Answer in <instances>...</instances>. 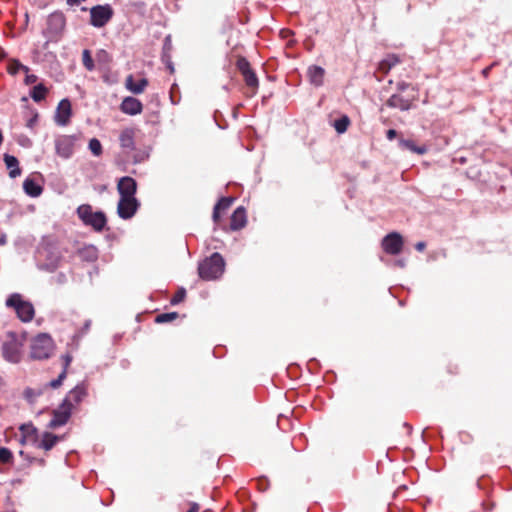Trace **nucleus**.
Segmentation results:
<instances>
[{
    "instance_id": "f257e3e1",
    "label": "nucleus",
    "mask_w": 512,
    "mask_h": 512,
    "mask_svg": "<svg viewBox=\"0 0 512 512\" xmlns=\"http://www.w3.org/2000/svg\"><path fill=\"white\" fill-rule=\"evenodd\" d=\"M35 260L39 269L48 272L55 271L63 260L60 241L54 236H44L37 247Z\"/></svg>"
},
{
    "instance_id": "f03ea898",
    "label": "nucleus",
    "mask_w": 512,
    "mask_h": 512,
    "mask_svg": "<svg viewBox=\"0 0 512 512\" xmlns=\"http://www.w3.org/2000/svg\"><path fill=\"white\" fill-rule=\"evenodd\" d=\"M87 396V386L84 383L76 385L64 398L60 407L54 412L51 422L53 426H62L67 423L72 412Z\"/></svg>"
},
{
    "instance_id": "7ed1b4c3",
    "label": "nucleus",
    "mask_w": 512,
    "mask_h": 512,
    "mask_svg": "<svg viewBox=\"0 0 512 512\" xmlns=\"http://www.w3.org/2000/svg\"><path fill=\"white\" fill-rule=\"evenodd\" d=\"M24 339L14 331L5 334L1 345V354L5 361L11 364H18L23 357Z\"/></svg>"
},
{
    "instance_id": "20e7f679",
    "label": "nucleus",
    "mask_w": 512,
    "mask_h": 512,
    "mask_svg": "<svg viewBox=\"0 0 512 512\" xmlns=\"http://www.w3.org/2000/svg\"><path fill=\"white\" fill-rule=\"evenodd\" d=\"M224 268L225 262L223 257L218 252H215L199 263L198 274L205 281L215 280L223 274Z\"/></svg>"
},
{
    "instance_id": "39448f33",
    "label": "nucleus",
    "mask_w": 512,
    "mask_h": 512,
    "mask_svg": "<svg viewBox=\"0 0 512 512\" xmlns=\"http://www.w3.org/2000/svg\"><path fill=\"white\" fill-rule=\"evenodd\" d=\"M6 306L12 309L19 320L24 323L31 322L35 316L33 304L25 300L19 293H13L6 299Z\"/></svg>"
},
{
    "instance_id": "423d86ee",
    "label": "nucleus",
    "mask_w": 512,
    "mask_h": 512,
    "mask_svg": "<svg viewBox=\"0 0 512 512\" xmlns=\"http://www.w3.org/2000/svg\"><path fill=\"white\" fill-rule=\"evenodd\" d=\"M54 349L52 337L47 333H40L31 340L30 357L34 360H45L51 357Z\"/></svg>"
},
{
    "instance_id": "0eeeda50",
    "label": "nucleus",
    "mask_w": 512,
    "mask_h": 512,
    "mask_svg": "<svg viewBox=\"0 0 512 512\" xmlns=\"http://www.w3.org/2000/svg\"><path fill=\"white\" fill-rule=\"evenodd\" d=\"M77 216L85 226L92 227L96 232H102L107 224L104 212H94L90 204H82L77 208Z\"/></svg>"
},
{
    "instance_id": "6e6552de",
    "label": "nucleus",
    "mask_w": 512,
    "mask_h": 512,
    "mask_svg": "<svg viewBox=\"0 0 512 512\" xmlns=\"http://www.w3.org/2000/svg\"><path fill=\"white\" fill-rule=\"evenodd\" d=\"M66 17L61 11H54L46 20V28L43 30L44 37L51 42L58 41L65 30Z\"/></svg>"
},
{
    "instance_id": "1a4fd4ad",
    "label": "nucleus",
    "mask_w": 512,
    "mask_h": 512,
    "mask_svg": "<svg viewBox=\"0 0 512 512\" xmlns=\"http://www.w3.org/2000/svg\"><path fill=\"white\" fill-rule=\"evenodd\" d=\"M236 67L241 73L246 86L251 89V96L255 95L259 87V80L249 61L245 57H240L236 62Z\"/></svg>"
},
{
    "instance_id": "9d476101",
    "label": "nucleus",
    "mask_w": 512,
    "mask_h": 512,
    "mask_svg": "<svg viewBox=\"0 0 512 512\" xmlns=\"http://www.w3.org/2000/svg\"><path fill=\"white\" fill-rule=\"evenodd\" d=\"M114 10L109 4L96 5L90 9V24L102 28L113 18Z\"/></svg>"
},
{
    "instance_id": "9b49d317",
    "label": "nucleus",
    "mask_w": 512,
    "mask_h": 512,
    "mask_svg": "<svg viewBox=\"0 0 512 512\" xmlns=\"http://www.w3.org/2000/svg\"><path fill=\"white\" fill-rule=\"evenodd\" d=\"M140 207L136 197H120L117 204V214L123 220L131 219Z\"/></svg>"
},
{
    "instance_id": "f8f14e48",
    "label": "nucleus",
    "mask_w": 512,
    "mask_h": 512,
    "mask_svg": "<svg viewBox=\"0 0 512 512\" xmlns=\"http://www.w3.org/2000/svg\"><path fill=\"white\" fill-rule=\"evenodd\" d=\"M403 245V237L398 232H391L382 240L383 250L390 255H398L402 251Z\"/></svg>"
},
{
    "instance_id": "ddd939ff",
    "label": "nucleus",
    "mask_w": 512,
    "mask_h": 512,
    "mask_svg": "<svg viewBox=\"0 0 512 512\" xmlns=\"http://www.w3.org/2000/svg\"><path fill=\"white\" fill-rule=\"evenodd\" d=\"M75 138L69 135L58 136L55 140V149L58 156L68 159L74 153Z\"/></svg>"
},
{
    "instance_id": "4468645a",
    "label": "nucleus",
    "mask_w": 512,
    "mask_h": 512,
    "mask_svg": "<svg viewBox=\"0 0 512 512\" xmlns=\"http://www.w3.org/2000/svg\"><path fill=\"white\" fill-rule=\"evenodd\" d=\"M72 116L71 102L68 99H62L56 109L55 122L59 126H66Z\"/></svg>"
},
{
    "instance_id": "2eb2a0df",
    "label": "nucleus",
    "mask_w": 512,
    "mask_h": 512,
    "mask_svg": "<svg viewBox=\"0 0 512 512\" xmlns=\"http://www.w3.org/2000/svg\"><path fill=\"white\" fill-rule=\"evenodd\" d=\"M117 190L120 197H135L137 182L130 176H124L118 180Z\"/></svg>"
},
{
    "instance_id": "dca6fc26",
    "label": "nucleus",
    "mask_w": 512,
    "mask_h": 512,
    "mask_svg": "<svg viewBox=\"0 0 512 512\" xmlns=\"http://www.w3.org/2000/svg\"><path fill=\"white\" fill-rule=\"evenodd\" d=\"M20 433H21V444H33L36 445L38 443V431L33 426V424H22L19 427Z\"/></svg>"
},
{
    "instance_id": "f3484780",
    "label": "nucleus",
    "mask_w": 512,
    "mask_h": 512,
    "mask_svg": "<svg viewBox=\"0 0 512 512\" xmlns=\"http://www.w3.org/2000/svg\"><path fill=\"white\" fill-rule=\"evenodd\" d=\"M123 113L128 115L140 114L143 110V105L140 100L134 97H125L120 105Z\"/></svg>"
},
{
    "instance_id": "a211bd4d",
    "label": "nucleus",
    "mask_w": 512,
    "mask_h": 512,
    "mask_svg": "<svg viewBox=\"0 0 512 512\" xmlns=\"http://www.w3.org/2000/svg\"><path fill=\"white\" fill-rule=\"evenodd\" d=\"M247 223L246 211L244 207H238L230 218V229L233 231L240 230L245 227Z\"/></svg>"
},
{
    "instance_id": "6ab92c4d",
    "label": "nucleus",
    "mask_w": 512,
    "mask_h": 512,
    "mask_svg": "<svg viewBox=\"0 0 512 512\" xmlns=\"http://www.w3.org/2000/svg\"><path fill=\"white\" fill-rule=\"evenodd\" d=\"M234 199L232 197H221L213 209V222L216 225H220L221 212H225L230 208Z\"/></svg>"
},
{
    "instance_id": "aec40b11",
    "label": "nucleus",
    "mask_w": 512,
    "mask_h": 512,
    "mask_svg": "<svg viewBox=\"0 0 512 512\" xmlns=\"http://www.w3.org/2000/svg\"><path fill=\"white\" fill-rule=\"evenodd\" d=\"M412 99L404 98L399 94H393L386 101V105L390 108H397L402 111H407L412 107Z\"/></svg>"
},
{
    "instance_id": "412c9836",
    "label": "nucleus",
    "mask_w": 512,
    "mask_h": 512,
    "mask_svg": "<svg viewBox=\"0 0 512 512\" xmlns=\"http://www.w3.org/2000/svg\"><path fill=\"white\" fill-rule=\"evenodd\" d=\"M401 59L396 54H387L384 59H382L378 64V71L382 74L386 75L390 72V70L399 64Z\"/></svg>"
},
{
    "instance_id": "4be33fe9",
    "label": "nucleus",
    "mask_w": 512,
    "mask_h": 512,
    "mask_svg": "<svg viewBox=\"0 0 512 512\" xmlns=\"http://www.w3.org/2000/svg\"><path fill=\"white\" fill-rule=\"evenodd\" d=\"M126 88L134 93V94H140L142 93L145 88L148 86V80L146 78H141L137 81L134 80L132 75H129L126 78Z\"/></svg>"
},
{
    "instance_id": "5701e85b",
    "label": "nucleus",
    "mask_w": 512,
    "mask_h": 512,
    "mask_svg": "<svg viewBox=\"0 0 512 512\" xmlns=\"http://www.w3.org/2000/svg\"><path fill=\"white\" fill-rule=\"evenodd\" d=\"M308 76L314 86H322L324 83L325 70L320 66L312 65L308 68Z\"/></svg>"
},
{
    "instance_id": "b1692460",
    "label": "nucleus",
    "mask_w": 512,
    "mask_h": 512,
    "mask_svg": "<svg viewBox=\"0 0 512 512\" xmlns=\"http://www.w3.org/2000/svg\"><path fill=\"white\" fill-rule=\"evenodd\" d=\"M399 146L401 149L409 150L418 155H424L427 152L426 145H417L416 142L412 139H399Z\"/></svg>"
},
{
    "instance_id": "393cba45",
    "label": "nucleus",
    "mask_w": 512,
    "mask_h": 512,
    "mask_svg": "<svg viewBox=\"0 0 512 512\" xmlns=\"http://www.w3.org/2000/svg\"><path fill=\"white\" fill-rule=\"evenodd\" d=\"M24 192L30 197L41 195L43 188L32 178L28 177L23 182Z\"/></svg>"
},
{
    "instance_id": "a878e982",
    "label": "nucleus",
    "mask_w": 512,
    "mask_h": 512,
    "mask_svg": "<svg viewBox=\"0 0 512 512\" xmlns=\"http://www.w3.org/2000/svg\"><path fill=\"white\" fill-rule=\"evenodd\" d=\"M4 162L6 167L9 170V176L11 178H16L21 174V169L19 167L18 159L15 156L5 154L4 155Z\"/></svg>"
},
{
    "instance_id": "bb28decb",
    "label": "nucleus",
    "mask_w": 512,
    "mask_h": 512,
    "mask_svg": "<svg viewBox=\"0 0 512 512\" xmlns=\"http://www.w3.org/2000/svg\"><path fill=\"white\" fill-rule=\"evenodd\" d=\"M58 440H59L58 436H56L52 433H49V432H45L42 436V439L41 440L38 439V443H36L35 446H37L38 448L44 449L45 451H49L56 445Z\"/></svg>"
},
{
    "instance_id": "cd10ccee",
    "label": "nucleus",
    "mask_w": 512,
    "mask_h": 512,
    "mask_svg": "<svg viewBox=\"0 0 512 512\" xmlns=\"http://www.w3.org/2000/svg\"><path fill=\"white\" fill-rule=\"evenodd\" d=\"M119 141L121 147L134 149V131L132 129L123 130L120 134Z\"/></svg>"
},
{
    "instance_id": "c85d7f7f",
    "label": "nucleus",
    "mask_w": 512,
    "mask_h": 512,
    "mask_svg": "<svg viewBox=\"0 0 512 512\" xmlns=\"http://www.w3.org/2000/svg\"><path fill=\"white\" fill-rule=\"evenodd\" d=\"M78 254L81 259L88 262H93L98 257L97 249L92 245L84 246L83 248L79 249Z\"/></svg>"
},
{
    "instance_id": "c756f323",
    "label": "nucleus",
    "mask_w": 512,
    "mask_h": 512,
    "mask_svg": "<svg viewBox=\"0 0 512 512\" xmlns=\"http://www.w3.org/2000/svg\"><path fill=\"white\" fill-rule=\"evenodd\" d=\"M47 93L48 89L42 83H40L32 88L30 96L33 99V101L38 103L46 98Z\"/></svg>"
},
{
    "instance_id": "7c9ffc66",
    "label": "nucleus",
    "mask_w": 512,
    "mask_h": 512,
    "mask_svg": "<svg viewBox=\"0 0 512 512\" xmlns=\"http://www.w3.org/2000/svg\"><path fill=\"white\" fill-rule=\"evenodd\" d=\"M7 70H8V73L11 74V75H15L17 74L18 72L20 71H23L25 73H28L29 72V67L23 65L19 60L17 59H12L9 63H8V67H7Z\"/></svg>"
},
{
    "instance_id": "2f4dec72",
    "label": "nucleus",
    "mask_w": 512,
    "mask_h": 512,
    "mask_svg": "<svg viewBox=\"0 0 512 512\" xmlns=\"http://www.w3.org/2000/svg\"><path fill=\"white\" fill-rule=\"evenodd\" d=\"M349 125L350 119L347 115L341 116L340 118L336 119L333 123V127L339 134L346 132Z\"/></svg>"
},
{
    "instance_id": "473e14b6",
    "label": "nucleus",
    "mask_w": 512,
    "mask_h": 512,
    "mask_svg": "<svg viewBox=\"0 0 512 512\" xmlns=\"http://www.w3.org/2000/svg\"><path fill=\"white\" fill-rule=\"evenodd\" d=\"M82 62H83V66L88 71H93L95 69L94 60L92 58L91 52L88 49H85L82 52Z\"/></svg>"
},
{
    "instance_id": "72a5a7b5",
    "label": "nucleus",
    "mask_w": 512,
    "mask_h": 512,
    "mask_svg": "<svg viewBox=\"0 0 512 512\" xmlns=\"http://www.w3.org/2000/svg\"><path fill=\"white\" fill-rule=\"evenodd\" d=\"M177 317H178L177 312L161 313L156 316L155 322L159 323V324L168 323V322H172Z\"/></svg>"
},
{
    "instance_id": "f704fd0d",
    "label": "nucleus",
    "mask_w": 512,
    "mask_h": 512,
    "mask_svg": "<svg viewBox=\"0 0 512 512\" xmlns=\"http://www.w3.org/2000/svg\"><path fill=\"white\" fill-rule=\"evenodd\" d=\"M13 461V453L6 447H0V463L9 464Z\"/></svg>"
},
{
    "instance_id": "c9c22d12",
    "label": "nucleus",
    "mask_w": 512,
    "mask_h": 512,
    "mask_svg": "<svg viewBox=\"0 0 512 512\" xmlns=\"http://www.w3.org/2000/svg\"><path fill=\"white\" fill-rule=\"evenodd\" d=\"M89 149L95 156H100L102 154V144L97 138H92L89 141Z\"/></svg>"
},
{
    "instance_id": "e433bc0d",
    "label": "nucleus",
    "mask_w": 512,
    "mask_h": 512,
    "mask_svg": "<svg viewBox=\"0 0 512 512\" xmlns=\"http://www.w3.org/2000/svg\"><path fill=\"white\" fill-rule=\"evenodd\" d=\"M186 291L182 288L178 290L171 299V304L176 305L184 300Z\"/></svg>"
},
{
    "instance_id": "4c0bfd02",
    "label": "nucleus",
    "mask_w": 512,
    "mask_h": 512,
    "mask_svg": "<svg viewBox=\"0 0 512 512\" xmlns=\"http://www.w3.org/2000/svg\"><path fill=\"white\" fill-rule=\"evenodd\" d=\"M66 378V371L63 370L59 376L50 382V387L56 389L62 385L63 380Z\"/></svg>"
},
{
    "instance_id": "58836bf2",
    "label": "nucleus",
    "mask_w": 512,
    "mask_h": 512,
    "mask_svg": "<svg viewBox=\"0 0 512 512\" xmlns=\"http://www.w3.org/2000/svg\"><path fill=\"white\" fill-rule=\"evenodd\" d=\"M96 57L99 62H108L110 60V56H109L108 52L103 49H101L97 52Z\"/></svg>"
},
{
    "instance_id": "ea45409f",
    "label": "nucleus",
    "mask_w": 512,
    "mask_h": 512,
    "mask_svg": "<svg viewBox=\"0 0 512 512\" xmlns=\"http://www.w3.org/2000/svg\"><path fill=\"white\" fill-rule=\"evenodd\" d=\"M481 506L484 512H491L494 509L495 504L493 501L487 500L483 501Z\"/></svg>"
},
{
    "instance_id": "a19ab883",
    "label": "nucleus",
    "mask_w": 512,
    "mask_h": 512,
    "mask_svg": "<svg viewBox=\"0 0 512 512\" xmlns=\"http://www.w3.org/2000/svg\"><path fill=\"white\" fill-rule=\"evenodd\" d=\"M269 483L266 479L261 478L257 480V487L260 491L264 492L268 489Z\"/></svg>"
},
{
    "instance_id": "79ce46f5",
    "label": "nucleus",
    "mask_w": 512,
    "mask_h": 512,
    "mask_svg": "<svg viewBox=\"0 0 512 512\" xmlns=\"http://www.w3.org/2000/svg\"><path fill=\"white\" fill-rule=\"evenodd\" d=\"M37 80H38V77L36 75L26 73L25 84L31 85V84L36 83Z\"/></svg>"
},
{
    "instance_id": "37998d69",
    "label": "nucleus",
    "mask_w": 512,
    "mask_h": 512,
    "mask_svg": "<svg viewBox=\"0 0 512 512\" xmlns=\"http://www.w3.org/2000/svg\"><path fill=\"white\" fill-rule=\"evenodd\" d=\"M90 326H91V320H86L83 328L79 331V336L84 335L90 329Z\"/></svg>"
},
{
    "instance_id": "c03bdc74",
    "label": "nucleus",
    "mask_w": 512,
    "mask_h": 512,
    "mask_svg": "<svg viewBox=\"0 0 512 512\" xmlns=\"http://www.w3.org/2000/svg\"><path fill=\"white\" fill-rule=\"evenodd\" d=\"M386 137H387V139H388V140H390V141H391V140H393V139H395V138L397 137V131H396V130H394V129H389V130H387V132H386Z\"/></svg>"
},
{
    "instance_id": "a18cd8bd",
    "label": "nucleus",
    "mask_w": 512,
    "mask_h": 512,
    "mask_svg": "<svg viewBox=\"0 0 512 512\" xmlns=\"http://www.w3.org/2000/svg\"><path fill=\"white\" fill-rule=\"evenodd\" d=\"M409 86H410V84H409V83L402 81V82H399V83L397 84V90H398V91H400V92H403V91H405Z\"/></svg>"
},
{
    "instance_id": "49530a36",
    "label": "nucleus",
    "mask_w": 512,
    "mask_h": 512,
    "mask_svg": "<svg viewBox=\"0 0 512 512\" xmlns=\"http://www.w3.org/2000/svg\"><path fill=\"white\" fill-rule=\"evenodd\" d=\"M62 358L64 360V370L66 371L67 367L70 365V363L72 361V356L69 354H66Z\"/></svg>"
},
{
    "instance_id": "de8ad7c7",
    "label": "nucleus",
    "mask_w": 512,
    "mask_h": 512,
    "mask_svg": "<svg viewBox=\"0 0 512 512\" xmlns=\"http://www.w3.org/2000/svg\"><path fill=\"white\" fill-rule=\"evenodd\" d=\"M425 248H426V243H425V242H423V241L417 242V243L415 244V249H416L417 251H419V252L424 251V250H425Z\"/></svg>"
},
{
    "instance_id": "09e8293b",
    "label": "nucleus",
    "mask_w": 512,
    "mask_h": 512,
    "mask_svg": "<svg viewBox=\"0 0 512 512\" xmlns=\"http://www.w3.org/2000/svg\"><path fill=\"white\" fill-rule=\"evenodd\" d=\"M67 4L69 6L79 5L81 2H84L85 0H66Z\"/></svg>"
},
{
    "instance_id": "8fccbe9b",
    "label": "nucleus",
    "mask_w": 512,
    "mask_h": 512,
    "mask_svg": "<svg viewBox=\"0 0 512 512\" xmlns=\"http://www.w3.org/2000/svg\"><path fill=\"white\" fill-rule=\"evenodd\" d=\"M199 511V506L197 504H193L189 510L187 512H198Z\"/></svg>"
},
{
    "instance_id": "3c124183",
    "label": "nucleus",
    "mask_w": 512,
    "mask_h": 512,
    "mask_svg": "<svg viewBox=\"0 0 512 512\" xmlns=\"http://www.w3.org/2000/svg\"><path fill=\"white\" fill-rule=\"evenodd\" d=\"M397 264L400 266V267H404L405 266V262L403 260H399L397 261Z\"/></svg>"
},
{
    "instance_id": "603ef678",
    "label": "nucleus",
    "mask_w": 512,
    "mask_h": 512,
    "mask_svg": "<svg viewBox=\"0 0 512 512\" xmlns=\"http://www.w3.org/2000/svg\"><path fill=\"white\" fill-rule=\"evenodd\" d=\"M5 243H6L5 237H2V238L0 239V245H3V244H5Z\"/></svg>"
},
{
    "instance_id": "864d4df0",
    "label": "nucleus",
    "mask_w": 512,
    "mask_h": 512,
    "mask_svg": "<svg viewBox=\"0 0 512 512\" xmlns=\"http://www.w3.org/2000/svg\"><path fill=\"white\" fill-rule=\"evenodd\" d=\"M490 68H486L483 70V74L486 76L489 73Z\"/></svg>"
},
{
    "instance_id": "5fc2aeb1",
    "label": "nucleus",
    "mask_w": 512,
    "mask_h": 512,
    "mask_svg": "<svg viewBox=\"0 0 512 512\" xmlns=\"http://www.w3.org/2000/svg\"><path fill=\"white\" fill-rule=\"evenodd\" d=\"M44 463H45L44 460L39 461V464H44Z\"/></svg>"
}]
</instances>
